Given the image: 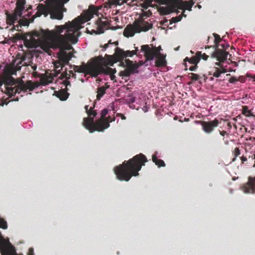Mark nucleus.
<instances>
[{
    "label": "nucleus",
    "instance_id": "1",
    "mask_svg": "<svg viewBox=\"0 0 255 255\" xmlns=\"http://www.w3.org/2000/svg\"><path fill=\"white\" fill-rule=\"evenodd\" d=\"M80 29L77 23L68 21L63 25L55 26V31L42 30L40 33L34 31L29 35V40L34 45L43 40L50 41L55 43L60 49L70 50L72 47L70 44H76L78 41Z\"/></svg>",
    "mask_w": 255,
    "mask_h": 255
},
{
    "label": "nucleus",
    "instance_id": "2",
    "mask_svg": "<svg viewBox=\"0 0 255 255\" xmlns=\"http://www.w3.org/2000/svg\"><path fill=\"white\" fill-rule=\"evenodd\" d=\"M147 161L146 156L142 153L134 156L128 161L114 168L115 174L117 178L121 181H128L131 177L139 175L138 171L142 166Z\"/></svg>",
    "mask_w": 255,
    "mask_h": 255
},
{
    "label": "nucleus",
    "instance_id": "3",
    "mask_svg": "<svg viewBox=\"0 0 255 255\" xmlns=\"http://www.w3.org/2000/svg\"><path fill=\"white\" fill-rule=\"evenodd\" d=\"M3 81V84H4V86L7 91L8 94L12 96H14L15 94H20V96L22 97L23 94H25L27 90L29 91H32L33 90L37 89L39 86H46L48 84V83L45 81L41 82V84H33L32 82H29L26 85V88H16L12 87L15 85V81L14 79L12 77L10 76L8 78L1 79Z\"/></svg>",
    "mask_w": 255,
    "mask_h": 255
},
{
    "label": "nucleus",
    "instance_id": "4",
    "mask_svg": "<svg viewBox=\"0 0 255 255\" xmlns=\"http://www.w3.org/2000/svg\"><path fill=\"white\" fill-rule=\"evenodd\" d=\"M85 108L89 117L84 119L83 125L91 133H93L96 130L103 131L110 127V123L108 122L105 123L101 121L95 122L94 119L97 115V113L93 110H89V106H86Z\"/></svg>",
    "mask_w": 255,
    "mask_h": 255
},
{
    "label": "nucleus",
    "instance_id": "5",
    "mask_svg": "<svg viewBox=\"0 0 255 255\" xmlns=\"http://www.w3.org/2000/svg\"><path fill=\"white\" fill-rule=\"evenodd\" d=\"M0 228L3 229L7 228V222L0 217ZM0 252L1 255H17L15 249L9 242V239H5L0 232ZM28 255H35L34 250L30 248L28 250Z\"/></svg>",
    "mask_w": 255,
    "mask_h": 255
},
{
    "label": "nucleus",
    "instance_id": "6",
    "mask_svg": "<svg viewBox=\"0 0 255 255\" xmlns=\"http://www.w3.org/2000/svg\"><path fill=\"white\" fill-rule=\"evenodd\" d=\"M152 24L147 22H143L140 25L135 23L134 25H128L124 29V35L127 37L133 36L135 33H139L141 31H146L151 28Z\"/></svg>",
    "mask_w": 255,
    "mask_h": 255
},
{
    "label": "nucleus",
    "instance_id": "7",
    "mask_svg": "<svg viewBox=\"0 0 255 255\" xmlns=\"http://www.w3.org/2000/svg\"><path fill=\"white\" fill-rule=\"evenodd\" d=\"M213 35L215 37L214 42L215 43V45L213 47L214 48V51L212 53L211 57L212 58H217V60L220 62L219 64L223 65L221 64V62H224L226 61L228 56L229 55L231 56V55L230 54L229 52L218 49L219 45V41L221 40L220 36L216 33H214Z\"/></svg>",
    "mask_w": 255,
    "mask_h": 255
},
{
    "label": "nucleus",
    "instance_id": "8",
    "mask_svg": "<svg viewBox=\"0 0 255 255\" xmlns=\"http://www.w3.org/2000/svg\"><path fill=\"white\" fill-rule=\"evenodd\" d=\"M80 72L84 73L90 74L92 77H98L99 75H109L108 70L102 66H95L92 65L90 67H88L86 65H84L80 68Z\"/></svg>",
    "mask_w": 255,
    "mask_h": 255
},
{
    "label": "nucleus",
    "instance_id": "9",
    "mask_svg": "<svg viewBox=\"0 0 255 255\" xmlns=\"http://www.w3.org/2000/svg\"><path fill=\"white\" fill-rule=\"evenodd\" d=\"M140 52L144 54L145 60L144 62L141 61L140 65L145 66L151 65L152 62L156 58V53L148 45H143L141 46Z\"/></svg>",
    "mask_w": 255,
    "mask_h": 255
},
{
    "label": "nucleus",
    "instance_id": "10",
    "mask_svg": "<svg viewBox=\"0 0 255 255\" xmlns=\"http://www.w3.org/2000/svg\"><path fill=\"white\" fill-rule=\"evenodd\" d=\"M140 95L139 90H135L129 93L125 98L124 103L131 109L138 110L139 106L136 102V99L137 97H139Z\"/></svg>",
    "mask_w": 255,
    "mask_h": 255
},
{
    "label": "nucleus",
    "instance_id": "11",
    "mask_svg": "<svg viewBox=\"0 0 255 255\" xmlns=\"http://www.w3.org/2000/svg\"><path fill=\"white\" fill-rule=\"evenodd\" d=\"M115 54L117 61L121 63L122 61H125L128 57H131L134 55H135V52H133V50L125 51L117 47L115 48Z\"/></svg>",
    "mask_w": 255,
    "mask_h": 255
},
{
    "label": "nucleus",
    "instance_id": "12",
    "mask_svg": "<svg viewBox=\"0 0 255 255\" xmlns=\"http://www.w3.org/2000/svg\"><path fill=\"white\" fill-rule=\"evenodd\" d=\"M241 190L246 194H254L255 193V176L249 177L247 183L243 185Z\"/></svg>",
    "mask_w": 255,
    "mask_h": 255
},
{
    "label": "nucleus",
    "instance_id": "13",
    "mask_svg": "<svg viewBox=\"0 0 255 255\" xmlns=\"http://www.w3.org/2000/svg\"><path fill=\"white\" fill-rule=\"evenodd\" d=\"M215 64L216 65L219 66L220 67H213L209 71V75H210L211 76L209 77L208 79L210 81H212L214 80V77H221L222 74H225V73H226L227 71H224V70H223V65H221V64H219V63L216 62Z\"/></svg>",
    "mask_w": 255,
    "mask_h": 255
},
{
    "label": "nucleus",
    "instance_id": "14",
    "mask_svg": "<svg viewBox=\"0 0 255 255\" xmlns=\"http://www.w3.org/2000/svg\"><path fill=\"white\" fill-rule=\"evenodd\" d=\"M23 8H20L18 12L14 13H8L6 14V23L7 24L11 25L15 23L22 15Z\"/></svg>",
    "mask_w": 255,
    "mask_h": 255
},
{
    "label": "nucleus",
    "instance_id": "15",
    "mask_svg": "<svg viewBox=\"0 0 255 255\" xmlns=\"http://www.w3.org/2000/svg\"><path fill=\"white\" fill-rule=\"evenodd\" d=\"M121 65L125 68H129L132 74L139 72L138 68L140 66L134 64L132 61L128 59H126L125 61L121 62Z\"/></svg>",
    "mask_w": 255,
    "mask_h": 255
},
{
    "label": "nucleus",
    "instance_id": "16",
    "mask_svg": "<svg viewBox=\"0 0 255 255\" xmlns=\"http://www.w3.org/2000/svg\"><path fill=\"white\" fill-rule=\"evenodd\" d=\"M218 124L219 122L217 120L204 122L202 124V128L205 132L209 133L213 130L215 127L218 126Z\"/></svg>",
    "mask_w": 255,
    "mask_h": 255
},
{
    "label": "nucleus",
    "instance_id": "17",
    "mask_svg": "<svg viewBox=\"0 0 255 255\" xmlns=\"http://www.w3.org/2000/svg\"><path fill=\"white\" fill-rule=\"evenodd\" d=\"M96 24L97 31V33L101 34L104 32L105 29V27L109 25L110 23L108 20L103 21L102 19H98L97 20Z\"/></svg>",
    "mask_w": 255,
    "mask_h": 255
},
{
    "label": "nucleus",
    "instance_id": "18",
    "mask_svg": "<svg viewBox=\"0 0 255 255\" xmlns=\"http://www.w3.org/2000/svg\"><path fill=\"white\" fill-rule=\"evenodd\" d=\"M201 59V52H197L195 56H193L191 58L186 57L185 59V61H188L190 63L197 65V64L199 62L200 59Z\"/></svg>",
    "mask_w": 255,
    "mask_h": 255
},
{
    "label": "nucleus",
    "instance_id": "19",
    "mask_svg": "<svg viewBox=\"0 0 255 255\" xmlns=\"http://www.w3.org/2000/svg\"><path fill=\"white\" fill-rule=\"evenodd\" d=\"M159 56L158 57L156 56L155 58H157V63L156 65L157 66H161L164 67L166 66L167 61L165 59L166 55H163L160 53V52H158Z\"/></svg>",
    "mask_w": 255,
    "mask_h": 255
},
{
    "label": "nucleus",
    "instance_id": "20",
    "mask_svg": "<svg viewBox=\"0 0 255 255\" xmlns=\"http://www.w3.org/2000/svg\"><path fill=\"white\" fill-rule=\"evenodd\" d=\"M55 95L61 101L66 100L69 96L68 92H55Z\"/></svg>",
    "mask_w": 255,
    "mask_h": 255
},
{
    "label": "nucleus",
    "instance_id": "21",
    "mask_svg": "<svg viewBox=\"0 0 255 255\" xmlns=\"http://www.w3.org/2000/svg\"><path fill=\"white\" fill-rule=\"evenodd\" d=\"M106 88L103 86L99 87L97 91V100H100L105 94Z\"/></svg>",
    "mask_w": 255,
    "mask_h": 255
},
{
    "label": "nucleus",
    "instance_id": "22",
    "mask_svg": "<svg viewBox=\"0 0 255 255\" xmlns=\"http://www.w3.org/2000/svg\"><path fill=\"white\" fill-rule=\"evenodd\" d=\"M242 114L244 116L250 117L253 116V114L251 110L246 106H243L242 107Z\"/></svg>",
    "mask_w": 255,
    "mask_h": 255
},
{
    "label": "nucleus",
    "instance_id": "23",
    "mask_svg": "<svg viewBox=\"0 0 255 255\" xmlns=\"http://www.w3.org/2000/svg\"><path fill=\"white\" fill-rule=\"evenodd\" d=\"M184 6L185 7V8L191 11L192 10V7L193 5L194 4V2L193 1H184L183 2Z\"/></svg>",
    "mask_w": 255,
    "mask_h": 255
},
{
    "label": "nucleus",
    "instance_id": "24",
    "mask_svg": "<svg viewBox=\"0 0 255 255\" xmlns=\"http://www.w3.org/2000/svg\"><path fill=\"white\" fill-rule=\"evenodd\" d=\"M131 70L129 68H126V69L122 72V75L126 77H129L132 75Z\"/></svg>",
    "mask_w": 255,
    "mask_h": 255
},
{
    "label": "nucleus",
    "instance_id": "25",
    "mask_svg": "<svg viewBox=\"0 0 255 255\" xmlns=\"http://www.w3.org/2000/svg\"><path fill=\"white\" fill-rule=\"evenodd\" d=\"M159 168L161 167H164L165 166V164L164 163V161L160 159H157L155 161H153Z\"/></svg>",
    "mask_w": 255,
    "mask_h": 255
},
{
    "label": "nucleus",
    "instance_id": "26",
    "mask_svg": "<svg viewBox=\"0 0 255 255\" xmlns=\"http://www.w3.org/2000/svg\"><path fill=\"white\" fill-rule=\"evenodd\" d=\"M161 157V153L158 151H155L152 156V161H155L156 159Z\"/></svg>",
    "mask_w": 255,
    "mask_h": 255
},
{
    "label": "nucleus",
    "instance_id": "27",
    "mask_svg": "<svg viewBox=\"0 0 255 255\" xmlns=\"http://www.w3.org/2000/svg\"><path fill=\"white\" fill-rule=\"evenodd\" d=\"M182 16L179 15L177 17H172L170 21V24H171L173 23H176L181 20Z\"/></svg>",
    "mask_w": 255,
    "mask_h": 255
},
{
    "label": "nucleus",
    "instance_id": "28",
    "mask_svg": "<svg viewBox=\"0 0 255 255\" xmlns=\"http://www.w3.org/2000/svg\"><path fill=\"white\" fill-rule=\"evenodd\" d=\"M246 76L247 78H249L250 81L252 80L254 84L255 85V75H252L250 73H247Z\"/></svg>",
    "mask_w": 255,
    "mask_h": 255
},
{
    "label": "nucleus",
    "instance_id": "29",
    "mask_svg": "<svg viewBox=\"0 0 255 255\" xmlns=\"http://www.w3.org/2000/svg\"><path fill=\"white\" fill-rule=\"evenodd\" d=\"M109 110L108 109H104L101 112V117L104 118L108 114Z\"/></svg>",
    "mask_w": 255,
    "mask_h": 255
},
{
    "label": "nucleus",
    "instance_id": "30",
    "mask_svg": "<svg viewBox=\"0 0 255 255\" xmlns=\"http://www.w3.org/2000/svg\"><path fill=\"white\" fill-rule=\"evenodd\" d=\"M238 81H239V80L238 78L235 76H232L229 80V82L232 84H235Z\"/></svg>",
    "mask_w": 255,
    "mask_h": 255
},
{
    "label": "nucleus",
    "instance_id": "31",
    "mask_svg": "<svg viewBox=\"0 0 255 255\" xmlns=\"http://www.w3.org/2000/svg\"><path fill=\"white\" fill-rule=\"evenodd\" d=\"M213 108V106H211L209 108V109L207 110V112H208V116H215L216 115V113H212L213 112V109L212 108Z\"/></svg>",
    "mask_w": 255,
    "mask_h": 255
},
{
    "label": "nucleus",
    "instance_id": "32",
    "mask_svg": "<svg viewBox=\"0 0 255 255\" xmlns=\"http://www.w3.org/2000/svg\"><path fill=\"white\" fill-rule=\"evenodd\" d=\"M191 79L194 81H197L199 79V76L197 74L191 73Z\"/></svg>",
    "mask_w": 255,
    "mask_h": 255
},
{
    "label": "nucleus",
    "instance_id": "33",
    "mask_svg": "<svg viewBox=\"0 0 255 255\" xmlns=\"http://www.w3.org/2000/svg\"><path fill=\"white\" fill-rule=\"evenodd\" d=\"M135 50H133V52H135V55H138L139 58H141L142 55L139 54V53H141L140 50H139L137 47H134Z\"/></svg>",
    "mask_w": 255,
    "mask_h": 255
},
{
    "label": "nucleus",
    "instance_id": "34",
    "mask_svg": "<svg viewBox=\"0 0 255 255\" xmlns=\"http://www.w3.org/2000/svg\"><path fill=\"white\" fill-rule=\"evenodd\" d=\"M109 111L113 110L114 111L115 110V104L113 102L111 103L109 105L107 108Z\"/></svg>",
    "mask_w": 255,
    "mask_h": 255
},
{
    "label": "nucleus",
    "instance_id": "35",
    "mask_svg": "<svg viewBox=\"0 0 255 255\" xmlns=\"http://www.w3.org/2000/svg\"><path fill=\"white\" fill-rule=\"evenodd\" d=\"M11 25H12V28L11 29L12 31H13L14 30L18 31L19 30V28L21 27V25L19 24L15 25L13 24H11Z\"/></svg>",
    "mask_w": 255,
    "mask_h": 255
},
{
    "label": "nucleus",
    "instance_id": "36",
    "mask_svg": "<svg viewBox=\"0 0 255 255\" xmlns=\"http://www.w3.org/2000/svg\"><path fill=\"white\" fill-rule=\"evenodd\" d=\"M238 79L239 81L242 83H244L246 82V78L243 76H240L239 78H238Z\"/></svg>",
    "mask_w": 255,
    "mask_h": 255
},
{
    "label": "nucleus",
    "instance_id": "37",
    "mask_svg": "<svg viewBox=\"0 0 255 255\" xmlns=\"http://www.w3.org/2000/svg\"><path fill=\"white\" fill-rule=\"evenodd\" d=\"M142 111L144 112V113H146L149 110V107L146 105V104H145V105L144 106H143L142 108Z\"/></svg>",
    "mask_w": 255,
    "mask_h": 255
},
{
    "label": "nucleus",
    "instance_id": "38",
    "mask_svg": "<svg viewBox=\"0 0 255 255\" xmlns=\"http://www.w3.org/2000/svg\"><path fill=\"white\" fill-rule=\"evenodd\" d=\"M223 70H224V71H227L226 72H235L236 70H233V69L232 68H226L225 67H224L223 66Z\"/></svg>",
    "mask_w": 255,
    "mask_h": 255
},
{
    "label": "nucleus",
    "instance_id": "39",
    "mask_svg": "<svg viewBox=\"0 0 255 255\" xmlns=\"http://www.w3.org/2000/svg\"><path fill=\"white\" fill-rule=\"evenodd\" d=\"M197 67V65H194V66H191L190 68H189V70L191 71H195L196 68Z\"/></svg>",
    "mask_w": 255,
    "mask_h": 255
},
{
    "label": "nucleus",
    "instance_id": "40",
    "mask_svg": "<svg viewBox=\"0 0 255 255\" xmlns=\"http://www.w3.org/2000/svg\"><path fill=\"white\" fill-rule=\"evenodd\" d=\"M208 58V56L205 53H204L203 55L201 54V58L205 60H207Z\"/></svg>",
    "mask_w": 255,
    "mask_h": 255
},
{
    "label": "nucleus",
    "instance_id": "41",
    "mask_svg": "<svg viewBox=\"0 0 255 255\" xmlns=\"http://www.w3.org/2000/svg\"><path fill=\"white\" fill-rule=\"evenodd\" d=\"M220 45L223 48H228L229 46L228 43H226L225 44H221Z\"/></svg>",
    "mask_w": 255,
    "mask_h": 255
},
{
    "label": "nucleus",
    "instance_id": "42",
    "mask_svg": "<svg viewBox=\"0 0 255 255\" xmlns=\"http://www.w3.org/2000/svg\"><path fill=\"white\" fill-rule=\"evenodd\" d=\"M117 116L120 117L122 120H125L126 119V117L122 114L118 113Z\"/></svg>",
    "mask_w": 255,
    "mask_h": 255
},
{
    "label": "nucleus",
    "instance_id": "43",
    "mask_svg": "<svg viewBox=\"0 0 255 255\" xmlns=\"http://www.w3.org/2000/svg\"><path fill=\"white\" fill-rule=\"evenodd\" d=\"M64 84L65 85L66 87H67L68 85H70V82L67 80H66L64 81Z\"/></svg>",
    "mask_w": 255,
    "mask_h": 255
},
{
    "label": "nucleus",
    "instance_id": "44",
    "mask_svg": "<svg viewBox=\"0 0 255 255\" xmlns=\"http://www.w3.org/2000/svg\"><path fill=\"white\" fill-rule=\"evenodd\" d=\"M108 46H109V44H105L104 47H103V48L102 49V50L103 51H105L106 50V49L108 47Z\"/></svg>",
    "mask_w": 255,
    "mask_h": 255
},
{
    "label": "nucleus",
    "instance_id": "45",
    "mask_svg": "<svg viewBox=\"0 0 255 255\" xmlns=\"http://www.w3.org/2000/svg\"><path fill=\"white\" fill-rule=\"evenodd\" d=\"M241 160H242L243 162H244L245 161L247 160V158L246 157H245V156H243L241 157Z\"/></svg>",
    "mask_w": 255,
    "mask_h": 255
},
{
    "label": "nucleus",
    "instance_id": "46",
    "mask_svg": "<svg viewBox=\"0 0 255 255\" xmlns=\"http://www.w3.org/2000/svg\"><path fill=\"white\" fill-rule=\"evenodd\" d=\"M236 156L240 154V151L238 148H236Z\"/></svg>",
    "mask_w": 255,
    "mask_h": 255
},
{
    "label": "nucleus",
    "instance_id": "47",
    "mask_svg": "<svg viewBox=\"0 0 255 255\" xmlns=\"http://www.w3.org/2000/svg\"><path fill=\"white\" fill-rule=\"evenodd\" d=\"M111 29L112 30H116L118 28L117 27H115V26H111L110 28H108V29Z\"/></svg>",
    "mask_w": 255,
    "mask_h": 255
},
{
    "label": "nucleus",
    "instance_id": "48",
    "mask_svg": "<svg viewBox=\"0 0 255 255\" xmlns=\"http://www.w3.org/2000/svg\"><path fill=\"white\" fill-rule=\"evenodd\" d=\"M29 22H25L22 24V25L23 26H26L29 25Z\"/></svg>",
    "mask_w": 255,
    "mask_h": 255
},
{
    "label": "nucleus",
    "instance_id": "49",
    "mask_svg": "<svg viewBox=\"0 0 255 255\" xmlns=\"http://www.w3.org/2000/svg\"><path fill=\"white\" fill-rule=\"evenodd\" d=\"M3 85V81L1 79H0V87L2 86Z\"/></svg>",
    "mask_w": 255,
    "mask_h": 255
},
{
    "label": "nucleus",
    "instance_id": "50",
    "mask_svg": "<svg viewBox=\"0 0 255 255\" xmlns=\"http://www.w3.org/2000/svg\"><path fill=\"white\" fill-rule=\"evenodd\" d=\"M197 6H198V7L199 9H200V8H201V5H200V4H198V5H197Z\"/></svg>",
    "mask_w": 255,
    "mask_h": 255
},
{
    "label": "nucleus",
    "instance_id": "51",
    "mask_svg": "<svg viewBox=\"0 0 255 255\" xmlns=\"http://www.w3.org/2000/svg\"><path fill=\"white\" fill-rule=\"evenodd\" d=\"M115 44L116 45H118V41L115 42Z\"/></svg>",
    "mask_w": 255,
    "mask_h": 255
},
{
    "label": "nucleus",
    "instance_id": "52",
    "mask_svg": "<svg viewBox=\"0 0 255 255\" xmlns=\"http://www.w3.org/2000/svg\"><path fill=\"white\" fill-rule=\"evenodd\" d=\"M184 121H189V119H186V118H185V119H184Z\"/></svg>",
    "mask_w": 255,
    "mask_h": 255
},
{
    "label": "nucleus",
    "instance_id": "53",
    "mask_svg": "<svg viewBox=\"0 0 255 255\" xmlns=\"http://www.w3.org/2000/svg\"><path fill=\"white\" fill-rule=\"evenodd\" d=\"M174 120H177V117L176 116H175L174 118Z\"/></svg>",
    "mask_w": 255,
    "mask_h": 255
},
{
    "label": "nucleus",
    "instance_id": "54",
    "mask_svg": "<svg viewBox=\"0 0 255 255\" xmlns=\"http://www.w3.org/2000/svg\"><path fill=\"white\" fill-rule=\"evenodd\" d=\"M158 48H159V51H158V52H160V50H161V48L160 46H159Z\"/></svg>",
    "mask_w": 255,
    "mask_h": 255
},
{
    "label": "nucleus",
    "instance_id": "55",
    "mask_svg": "<svg viewBox=\"0 0 255 255\" xmlns=\"http://www.w3.org/2000/svg\"><path fill=\"white\" fill-rule=\"evenodd\" d=\"M233 189H230V193H233Z\"/></svg>",
    "mask_w": 255,
    "mask_h": 255
},
{
    "label": "nucleus",
    "instance_id": "56",
    "mask_svg": "<svg viewBox=\"0 0 255 255\" xmlns=\"http://www.w3.org/2000/svg\"><path fill=\"white\" fill-rule=\"evenodd\" d=\"M190 52L192 53V54H193L194 53V52L192 50L190 51Z\"/></svg>",
    "mask_w": 255,
    "mask_h": 255
},
{
    "label": "nucleus",
    "instance_id": "57",
    "mask_svg": "<svg viewBox=\"0 0 255 255\" xmlns=\"http://www.w3.org/2000/svg\"><path fill=\"white\" fill-rule=\"evenodd\" d=\"M33 69H34V70H35V69H36V67H34V68H33Z\"/></svg>",
    "mask_w": 255,
    "mask_h": 255
},
{
    "label": "nucleus",
    "instance_id": "58",
    "mask_svg": "<svg viewBox=\"0 0 255 255\" xmlns=\"http://www.w3.org/2000/svg\"><path fill=\"white\" fill-rule=\"evenodd\" d=\"M14 101H18V99H15Z\"/></svg>",
    "mask_w": 255,
    "mask_h": 255
},
{
    "label": "nucleus",
    "instance_id": "59",
    "mask_svg": "<svg viewBox=\"0 0 255 255\" xmlns=\"http://www.w3.org/2000/svg\"><path fill=\"white\" fill-rule=\"evenodd\" d=\"M1 67V66L0 65V68Z\"/></svg>",
    "mask_w": 255,
    "mask_h": 255
}]
</instances>
